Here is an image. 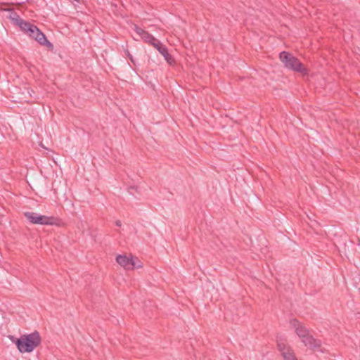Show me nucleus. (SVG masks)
<instances>
[{
  "mask_svg": "<svg viewBox=\"0 0 360 360\" xmlns=\"http://www.w3.org/2000/svg\"><path fill=\"white\" fill-rule=\"evenodd\" d=\"M141 38L146 42L152 44V43L154 41V40L155 39V38L152 35L150 34V33H148V32H146L145 33H143V35L141 37Z\"/></svg>",
  "mask_w": 360,
  "mask_h": 360,
  "instance_id": "nucleus-12",
  "label": "nucleus"
},
{
  "mask_svg": "<svg viewBox=\"0 0 360 360\" xmlns=\"http://www.w3.org/2000/svg\"><path fill=\"white\" fill-rule=\"evenodd\" d=\"M127 56H129V58L131 60V61L134 62L133 58H132L131 55L129 53V51H127Z\"/></svg>",
  "mask_w": 360,
  "mask_h": 360,
  "instance_id": "nucleus-16",
  "label": "nucleus"
},
{
  "mask_svg": "<svg viewBox=\"0 0 360 360\" xmlns=\"http://www.w3.org/2000/svg\"><path fill=\"white\" fill-rule=\"evenodd\" d=\"M301 340L306 347L311 349L319 348L321 346V341L314 338L309 333Z\"/></svg>",
  "mask_w": 360,
  "mask_h": 360,
  "instance_id": "nucleus-7",
  "label": "nucleus"
},
{
  "mask_svg": "<svg viewBox=\"0 0 360 360\" xmlns=\"http://www.w3.org/2000/svg\"><path fill=\"white\" fill-rule=\"evenodd\" d=\"M115 224H116V226H121V225H122V222H121L120 220H117V221H115Z\"/></svg>",
  "mask_w": 360,
  "mask_h": 360,
  "instance_id": "nucleus-15",
  "label": "nucleus"
},
{
  "mask_svg": "<svg viewBox=\"0 0 360 360\" xmlns=\"http://www.w3.org/2000/svg\"><path fill=\"white\" fill-rule=\"evenodd\" d=\"M4 10L11 12V13L8 16V18L11 20L14 25L20 27V25H22V22L25 21L20 17V15L16 12L14 11L13 8H7Z\"/></svg>",
  "mask_w": 360,
  "mask_h": 360,
  "instance_id": "nucleus-10",
  "label": "nucleus"
},
{
  "mask_svg": "<svg viewBox=\"0 0 360 360\" xmlns=\"http://www.w3.org/2000/svg\"><path fill=\"white\" fill-rule=\"evenodd\" d=\"M159 52L163 56L164 58L169 64L172 65L174 63V59L169 53L168 50L165 46H161L159 49Z\"/></svg>",
  "mask_w": 360,
  "mask_h": 360,
  "instance_id": "nucleus-11",
  "label": "nucleus"
},
{
  "mask_svg": "<svg viewBox=\"0 0 360 360\" xmlns=\"http://www.w3.org/2000/svg\"><path fill=\"white\" fill-rule=\"evenodd\" d=\"M25 217L34 224L41 225H53L56 224L57 219L53 217H47L41 215L33 212H27L25 213Z\"/></svg>",
  "mask_w": 360,
  "mask_h": 360,
  "instance_id": "nucleus-3",
  "label": "nucleus"
},
{
  "mask_svg": "<svg viewBox=\"0 0 360 360\" xmlns=\"http://www.w3.org/2000/svg\"><path fill=\"white\" fill-rule=\"evenodd\" d=\"M19 28L30 37L34 34V32H38V27L35 25L25 20L20 25Z\"/></svg>",
  "mask_w": 360,
  "mask_h": 360,
  "instance_id": "nucleus-8",
  "label": "nucleus"
},
{
  "mask_svg": "<svg viewBox=\"0 0 360 360\" xmlns=\"http://www.w3.org/2000/svg\"><path fill=\"white\" fill-rule=\"evenodd\" d=\"M32 38L34 39L37 41H38L41 45H46L49 47H52V44L47 40L45 34L41 32V30L38 28V32H34V34L31 36Z\"/></svg>",
  "mask_w": 360,
  "mask_h": 360,
  "instance_id": "nucleus-9",
  "label": "nucleus"
},
{
  "mask_svg": "<svg viewBox=\"0 0 360 360\" xmlns=\"http://www.w3.org/2000/svg\"><path fill=\"white\" fill-rule=\"evenodd\" d=\"M278 348L285 360H297L292 347L283 340H280L277 343Z\"/></svg>",
  "mask_w": 360,
  "mask_h": 360,
  "instance_id": "nucleus-4",
  "label": "nucleus"
},
{
  "mask_svg": "<svg viewBox=\"0 0 360 360\" xmlns=\"http://www.w3.org/2000/svg\"><path fill=\"white\" fill-rule=\"evenodd\" d=\"M152 45L157 49V50L159 51V49L161 47V46H165L163 44H162V43L158 40L157 39H155L154 40V41L152 43Z\"/></svg>",
  "mask_w": 360,
  "mask_h": 360,
  "instance_id": "nucleus-13",
  "label": "nucleus"
},
{
  "mask_svg": "<svg viewBox=\"0 0 360 360\" xmlns=\"http://www.w3.org/2000/svg\"><path fill=\"white\" fill-rule=\"evenodd\" d=\"M41 337L37 331L30 334L22 335L15 342L20 353H30L41 344Z\"/></svg>",
  "mask_w": 360,
  "mask_h": 360,
  "instance_id": "nucleus-1",
  "label": "nucleus"
},
{
  "mask_svg": "<svg viewBox=\"0 0 360 360\" xmlns=\"http://www.w3.org/2000/svg\"><path fill=\"white\" fill-rule=\"evenodd\" d=\"M127 56H129V58L131 60V61L134 62L133 58H132L131 55L129 53V51H127Z\"/></svg>",
  "mask_w": 360,
  "mask_h": 360,
  "instance_id": "nucleus-17",
  "label": "nucleus"
},
{
  "mask_svg": "<svg viewBox=\"0 0 360 360\" xmlns=\"http://www.w3.org/2000/svg\"><path fill=\"white\" fill-rule=\"evenodd\" d=\"M280 59L286 68L303 75H307V70L304 68V65L291 53L282 51L280 53Z\"/></svg>",
  "mask_w": 360,
  "mask_h": 360,
  "instance_id": "nucleus-2",
  "label": "nucleus"
},
{
  "mask_svg": "<svg viewBox=\"0 0 360 360\" xmlns=\"http://www.w3.org/2000/svg\"><path fill=\"white\" fill-rule=\"evenodd\" d=\"M134 31L141 37H142L143 35V33L146 32L143 30L142 28L138 27L137 25L134 26Z\"/></svg>",
  "mask_w": 360,
  "mask_h": 360,
  "instance_id": "nucleus-14",
  "label": "nucleus"
},
{
  "mask_svg": "<svg viewBox=\"0 0 360 360\" xmlns=\"http://www.w3.org/2000/svg\"><path fill=\"white\" fill-rule=\"evenodd\" d=\"M116 262L126 269H133L136 266L132 258H129L125 255H118L116 257Z\"/></svg>",
  "mask_w": 360,
  "mask_h": 360,
  "instance_id": "nucleus-6",
  "label": "nucleus"
},
{
  "mask_svg": "<svg viewBox=\"0 0 360 360\" xmlns=\"http://www.w3.org/2000/svg\"><path fill=\"white\" fill-rule=\"evenodd\" d=\"M290 326L295 330V333L301 340L306 338V335L309 333V330L296 319L290 321Z\"/></svg>",
  "mask_w": 360,
  "mask_h": 360,
  "instance_id": "nucleus-5",
  "label": "nucleus"
}]
</instances>
